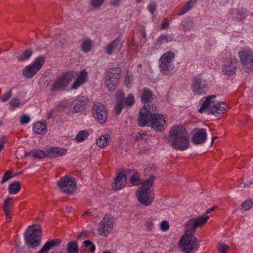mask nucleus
Listing matches in <instances>:
<instances>
[{"instance_id": "obj_25", "label": "nucleus", "mask_w": 253, "mask_h": 253, "mask_svg": "<svg viewBox=\"0 0 253 253\" xmlns=\"http://www.w3.org/2000/svg\"><path fill=\"white\" fill-rule=\"evenodd\" d=\"M60 243V241L58 239L52 240L46 242L43 247L37 253H47L48 251L54 246H56Z\"/></svg>"}, {"instance_id": "obj_17", "label": "nucleus", "mask_w": 253, "mask_h": 253, "mask_svg": "<svg viewBox=\"0 0 253 253\" xmlns=\"http://www.w3.org/2000/svg\"><path fill=\"white\" fill-rule=\"evenodd\" d=\"M58 185L60 189L66 193H71L76 188V183L74 178L65 176L58 182Z\"/></svg>"}, {"instance_id": "obj_48", "label": "nucleus", "mask_w": 253, "mask_h": 253, "mask_svg": "<svg viewBox=\"0 0 253 253\" xmlns=\"http://www.w3.org/2000/svg\"><path fill=\"white\" fill-rule=\"evenodd\" d=\"M11 92L9 91L5 93L4 94L2 95L0 99V100L3 102H5L7 101L11 96Z\"/></svg>"}, {"instance_id": "obj_38", "label": "nucleus", "mask_w": 253, "mask_h": 253, "mask_svg": "<svg viewBox=\"0 0 253 253\" xmlns=\"http://www.w3.org/2000/svg\"><path fill=\"white\" fill-rule=\"evenodd\" d=\"M67 250L69 253H78L79 249L77 244L75 242H70L67 245Z\"/></svg>"}, {"instance_id": "obj_13", "label": "nucleus", "mask_w": 253, "mask_h": 253, "mask_svg": "<svg viewBox=\"0 0 253 253\" xmlns=\"http://www.w3.org/2000/svg\"><path fill=\"white\" fill-rule=\"evenodd\" d=\"M92 116L100 124L105 123L108 120L107 108L101 103H95L92 108Z\"/></svg>"}, {"instance_id": "obj_52", "label": "nucleus", "mask_w": 253, "mask_h": 253, "mask_svg": "<svg viewBox=\"0 0 253 253\" xmlns=\"http://www.w3.org/2000/svg\"><path fill=\"white\" fill-rule=\"evenodd\" d=\"M156 9V4L154 3H150L148 7V9L149 10V11L151 13V14H153L154 12H155V10Z\"/></svg>"}, {"instance_id": "obj_11", "label": "nucleus", "mask_w": 253, "mask_h": 253, "mask_svg": "<svg viewBox=\"0 0 253 253\" xmlns=\"http://www.w3.org/2000/svg\"><path fill=\"white\" fill-rule=\"evenodd\" d=\"M44 63V58L39 57L35 59L30 65L26 66L23 70L22 74L26 79L32 78L42 68Z\"/></svg>"}, {"instance_id": "obj_8", "label": "nucleus", "mask_w": 253, "mask_h": 253, "mask_svg": "<svg viewBox=\"0 0 253 253\" xmlns=\"http://www.w3.org/2000/svg\"><path fill=\"white\" fill-rule=\"evenodd\" d=\"M24 238L27 247H37L40 243L41 231L34 226H30L25 232Z\"/></svg>"}, {"instance_id": "obj_19", "label": "nucleus", "mask_w": 253, "mask_h": 253, "mask_svg": "<svg viewBox=\"0 0 253 253\" xmlns=\"http://www.w3.org/2000/svg\"><path fill=\"white\" fill-rule=\"evenodd\" d=\"M126 180V176L125 172L119 173L114 180L112 185V188L116 190H120L125 187Z\"/></svg>"}, {"instance_id": "obj_24", "label": "nucleus", "mask_w": 253, "mask_h": 253, "mask_svg": "<svg viewBox=\"0 0 253 253\" xmlns=\"http://www.w3.org/2000/svg\"><path fill=\"white\" fill-rule=\"evenodd\" d=\"M121 42L119 39H117L107 46L106 51L108 54H111L118 52L121 48Z\"/></svg>"}, {"instance_id": "obj_45", "label": "nucleus", "mask_w": 253, "mask_h": 253, "mask_svg": "<svg viewBox=\"0 0 253 253\" xmlns=\"http://www.w3.org/2000/svg\"><path fill=\"white\" fill-rule=\"evenodd\" d=\"M20 123L22 125L28 124L30 121V117L27 115H23L20 117Z\"/></svg>"}, {"instance_id": "obj_12", "label": "nucleus", "mask_w": 253, "mask_h": 253, "mask_svg": "<svg viewBox=\"0 0 253 253\" xmlns=\"http://www.w3.org/2000/svg\"><path fill=\"white\" fill-rule=\"evenodd\" d=\"M116 105L115 107L114 110L115 113L117 114L121 112L125 105L130 107L134 104V96L132 94H129L125 100H124V93L122 91L118 92L116 94Z\"/></svg>"}, {"instance_id": "obj_40", "label": "nucleus", "mask_w": 253, "mask_h": 253, "mask_svg": "<svg viewBox=\"0 0 253 253\" xmlns=\"http://www.w3.org/2000/svg\"><path fill=\"white\" fill-rule=\"evenodd\" d=\"M125 84L126 87L130 88L132 86L133 78L131 74L127 72L125 75Z\"/></svg>"}, {"instance_id": "obj_39", "label": "nucleus", "mask_w": 253, "mask_h": 253, "mask_svg": "<svg viewBox=\"0 0 253 253\" xmlns=\"http://www.w3.org/2000/svg\"><path fill=\"white\" fill-rule=\"evenodd\" d=\"M172 40V38L171 36L168 35H162L158 38L157 42L159 44H164L171 41Z\"/></svg>"}, {"instance_id": "obj_37", "label": "nucleus", "mask_w": 253, "mask_h": 253, "mask_svg": "<svg viewBox=\"0 0 253 253\" xmlns=\"http://www.w3.org/2000/svg\"><path fill=\"white\" fill-rule=\"evenodd\" d=\"M32 54V51L30 50H27L23 52L17 58L19 61H24L29 59Z\"/></svg>"}, {"instance_id": "obj_56", "label": "nucleus", "mask_w": 253, "mask_h": 253, "mask_svg": "<svg viewBox=\"0 0 253 253\" xmlns=\"http://www.w3.org/2000/svg\"><path fill=\"white\" fill-rule=\"evenodd\" d=\"M93 212V210H88L87 211H86L83 214V216H85L86 215H90V214H92Z\"/></svg>"}, {"instance_id": "obj_49", "label": "nucleus", "mask_w": 253, "mask_h": 253, "mask_svg": "<svg viewBox=\"0 0 253 253\" xmlns=\"http://www.w3.org/2000/svg\"><path fill=\"white\" fill-rule=\"evenodd\" d=\"M10 104L11 106L17 107L19 106L20 101L18 98H13L11 100Z\"/></svg>"}, {"instance_id": "obj_9", "label": "nucleus", "mask_w": 253, "mask_h": 253, "mask_svg": "<svg viewBox=\"0 0 253 253\" xmlns=\"http://www.w3.org/2000/svg\"><path fill=\"white\" fill-rule=\"evenodd\" d=\"M121 69L118 67L110 69L106 73L105 84L109 90H114L117 86L120 77Z\"/></svg>"}, {"instance_id": "obj_31", "label": "nucleus", "mask_w": 253, "mask_h": 253, "mask_svg": "<svg viewBox=\"0 0 253 253\" xmlns=\"http://www.w3.org/2000/svg\"><path fill=\"white\" fill-rule=\"evenodd\" d=\"M197 0H190L182 8L179 15H182L193 8L196 3Z\"/></svg>"}, {"instance_id": "obj_53", "label": "nucleus", "mask_w": 253, "mask_h": 253, "mask_svg": "<svg viewBox=\"0 0 253 253\" xmlns=\"http://www.w3.org/2000/svg\"><path fill=\"white\" fill-rule=\"evenodd\" d=\"M169 25V22L167 19H164L161 25V29H165L168 28Z\"/></svg>"}, {"instance_id": "obj_36", "label": "nucleus", "mask_w": 253, "mask_h": 253, "mask_svg": "<svg viewBox=\"0 0 253 253\" xmlns=\"http://www.w3.org/2000/svg\"><path fill=\"white\" fill-rule=\"evenodd\" d=\"M139 174L135 171L133 172V174L130 178V182L132 185H138L140 184L142 185L143 183L140 182Z\"/></svg>"}, {"instance_id": "obj_20", "label": "nucleus", "mask_w": 253, "mask_h": 253, "mask_svg": "<svg viewBox=\"0 0 253 253\" xmlns=\"http://www.w3.org/2000/svg\"><path fill=\"white\" fill-rule=\"evenodd\" d=\"M47 157L49 158H56L65 155L67 153V150L63 148L50 147L47 150Z\"/></svg>"}, {"instance_id": "obj_33", "label": "nucleus", "mask_w": 253, "mask_h": 253, "mask_svg": "<svg viewBox=\"0 0 253 253\" xmlns=\"http://www.w3.org/2000/svg\"><path fill=\"white\" fill-rule=\"evenodd\" d=\"M88 136L89 133L87 130H81L77 134L76 140L78 142H82L86 140Z\"/></svg>"}, {"instance_id": "obj_3", "label": "nucleus", "mask_w": 253, "mask_h": 253, "mask_svg": "<svg viewBox=\"0 0 253 253\" xmlns=\"http://www.w3.org/2000/svg\"><path fill=\"white\" fill-rule=\"evenodd\" d=\"M168 141L170 146L174 149L184 151L189 146V136L185 129L181 125L173 126L170 130L168 136Z\"/></svg>"}, {"instance_id": "obj_5", "label": "nucleus", "mask_w": 253, "mask_h": 253, "mask_svg": "<svg viewBox=\"0 0 253 253\" xmlns=\"http://www.w3.org/2000/svg\"><path fill=\"white\" fill-rule=\"evenodd\" d=\"M215 95L208 96L199 109V112L202 113L207 109H210L212 114L215 116H219L226 112L227 105L224 102H215Z\"/></svg>"}, {"instance_id": "obj_30", "label": "nucleus", "mask_w": 253, "mask_h": 253, "mask_svg": "<svg viewBox=\"0 0 253 253\" xmlns=\"http://www.w3.org/2000/svg\"><path fill=\"white\" fill-rule=\"evenodd\" d=\"M27 154L31 155L35 158L42 159L47 157V151H44L41 150H34L29 152Z\"/></svg>"}, {"instance_id": "obj_58", "label": "nucleus", "mask_w": 253, "mask_h": 253, "mask_svg": "<svg viewBox=\"0 0 253 253\" xmlns=\"http://www.w3.org/2000/svg\"><path fill=\"white\" fill-rule=\"evenodd\" d=\"M186 22L183 23V27L185 30H187L188 28H187L185 26Z\"/></svg>"}, {"instance_id": "obj_7", "label": "nucleus", "mask_w": 253, "mask_h": 253, "mask_svg": "<svg viewBox=\"0 0 253 253\" xmlns=\"http://www.w3.org/2000/svg\"><path fill=\"white\" fill-rule=\"evenodd\" d=\"M88 99L83 96H78L72 102L71 104H63L64 110L68 115L80 113L86 108Z\"/></svg>"}, {"instance_id": "obj_26", "label": "nucleus", "mask_w": 253, "mask_h": 253, "mask_svg": "<svg viewBox=\"0 0 253 253\" xmlns=\"http://www.w3.org/2000/svg\"><path fill=\"white\" fill-rule=\"evenodd\" d=\"M95 250L94 245L89 240L84 241L81 247L82 253H93Z\"/></svg>"}, {"instance_id": "obj_46", "label": "nucleus", "mask_w": 253, "mask_h": 253, "mask_svg": "<svg viewBox=\"0 0 253 253\" xmlns=\"http://www.w3.org/2000/svg\"><path fill=\"white\" fill-rule=\"evenodd\" d=\"M246 15L244 11H239L236 12V19L239 21H242L245 19Z\"/></svg>"}, {"instance_id": "obj_2", "label": "nucleus", "mask_w": 253, "mask_h": 253, "mask_svg": "<svg viewBox=\"0 0 253 253\" xmlns=\"http://www.w3.org/2000/svg\"><path fill=\"white\" fill-rule=\"evenodd\" d=\"M75 76L76 78L74 81L71 88L76 89L82 84L87 82L88 73L85 69L82 70L79 72L71 71L62 75L55 81L52 86L53 90H60L65 88Z\"/></svg>"}, {"instance_id": "obj_10", "label": "nucleus", "mask_w": 253, "mask_h": 253, "mask_svg": "<svg viewBox=\"0 0 253 253\" xmlns=\"http://www.w3.org/2000/svg\"><path fill=\"white\" fill-rule=\"evenodd\" d=\"M209 217L206 214L193 218L187 221L185 226V234H193L197 227H202L207 222Z\"/></svg>"}, {"instance_id": "obj_59", "label": "nucleus", "mask_w": 253, "mask_h": 253, "mask_svg": "<svg viewBox=\"0 0 253 253\" xmlns=\"http://www.w3.org/2000/svg\"><path fill=\"white\" fill-rule=\"evenodd\" d=\"M102 253H111L109 251H105L103 252Z\"/></svg>"}, {"instance_id": "obj_54", "label": "nucleus", "mask_w": 253, "mask_h": 253, "mask_svg": "<svg viewBox=\"0 0 253 253\" xmlns=\"http://www.w3.org/2000/svg\"><path fill=\"white\" fill-rule=\"evenodd\" d=\"M121 0H111V4L115 6H118Z\"/></svg>"}, {"instance_id": "obj_35", "label": "nucleus", "mask_w": 253, "mask_h": 253, "mask_svg": "<svg viewBox=\"0 0 253 253\" xmlns=\"http://www.w3.org/2000/svg\"><path fill=\"white\" fill-rule=\"evenodd\" d=\"M13 202L11 199H6L4 201V210L7 217H10L8 212L12 208Z\"/></svg>"}, {"instance_id": "obj_22", "label": "nucleus", "mask_w": 253, "mask_h": 253, "mask_svg": "<svg viewBox=\"0 0 253 253\" xmlns=\"http://www.w3.org/2000/svg\"><path fill=\"white\" fill-rule=\"evenodd\" d=\"M33 130L36 134L44 135L47 132L46 125L43 122L38 121L33 124Z\"/></svg>"}, {"instance_id": "obj_29", "label": "nucleus", "mask_w": 253, "mask_h": 253, "mask_svg": "<svg viewBox=\"0 0 253 253\" xmlns=\"http://www.w3.org/2000/svg\"><path fill=\"white\" fill-rule=\"evenodd\" d=\"M159 68L160 72L162 74L165 75H169L171 74L172 71L174 70V66L160 63Z\"/></svg>"}, {"instance_id": "obj_32", "label": "nucleus", "mask_w": 253, "mask_h": 253, "mask_svg": "<svg viewBox=\"0 0 253 253\" xmlns=\"http://www.w3.org/2000/svg\"><path fill=\"white\" fill-rule=\"evenodd\" d=\"M152 94L150 90L146 88L144 89L141 97L142 101L145 103H148L152 98ZM146 104H147L145 105Z\"/></svg>"}, {"instance_id": "obj_41", "label": "nucleus", "mask_w": 253, "mask_h": 253, "mask_svg": "<svg viewBox=\"0 0 253 253\" xmlns=\"http://www.w3.org/2000/svg\"><path fill=\"white\" fill-rule=\"evenodd\" d=\"M253 206V200L249 199L245 201L241 206V210L246 211L249 210Z\"/></svg>"}, {"instance_id": "obj_16", "label": "nucleus", "mask_w": 253, "mask_h": 253, "mask_svg": "<svg viewBox=\"0 0 253 253\" xmlns=\"http://www.w3.org/2000/svg\"><path fill=\"white\" fill-rule=\"evenodd\" d=\"M240 59L245 68L251 70L253 68V52L248 48L239 52Z\"/></svg>"}, {"instance_id": "obj_47", "label": "nucleus", "mask_w": 253, "mask_h": 253, "mask_svg": "<svg viewBox=\"0 0 253 253\" xmlns=\"http://www.w3.org/2000/svg\"><path fill=\"white\" fill-rule=\"evenodd\" d=\"M229 247L225 244H221L219 247L220 253H228Z\"/></svg>"}, {"instance_id": "obj_1", "label": "nucleus", "mask_w": 253, "mask_h": 253, "mask_svg": "<svg viewBox=\"0 0 253 253\" xmlns=\"http://www.w3.org/2000/svg\"><path fill=\"white\" fill-rule=\"evenodd\" d=\"M149 104L144 105L140 111L138 124L140 126H148L157 131H162L167 127V117L153 112Z\"/></svg>"}, {"instance_id": "obj_42", "label": "nucleus", "mask_w": 253, "mask_h": 253, "mask_svg": "<svg viewBox=\"0 0 253 253\" xmlns=\"http://www.w3.org/2000/svg\"><path fill=\"white\" fill-rule=\"evenodd\" d=\"M104 0H90L91 6L95 9L100 7L103 4Z\"/></svg>"}, {"instance_id": "obj_6", "label": "nucleus", "mask_w": 253, "mask_h": 253, "mask_svg": "<svg viewBox=\"0 0 253 253\" xmlns=\"http://www.w3.org/2000/svg\"><path fill=\"white\" fill-rule=\"evenodd\" d=\"M179 245L181 249L186 253H194L199 247V241L192 234H184Z\"/></svg>"}, {"instance_id": "obj_4", "label": "nucleus", "mask_w": 253, "mask_h": 253, "mask_svg": "<svg viewBox=\"0 0 253 253\" xmlns=\"http://www.w3.org/2000/svg\"><path fill=\"white\" fill-rule=\"evenodd\" d=\"M154 176L150 178L142 183V185L136 191V196L138 200L142 204L148 206L151 204L154 199L153 191Z\"/></svg>"}, {"instance_id": "obj_57", "label": "nucleus", "mask_w": 253, "mask_h": 253, "mask_svg": "<svg viewBox=\"0 0 253 253\" xmlns=\"http://www.w3.org/2000/svg\"><path fill=\"white\" fill-rule=\"evenodd\" d=\"M217 139V137H216V136L213 137L212 139L211 144H213L214 143V140Z\"/></svg>"}, {"instance_id": "obj_34", "label": "nucleus", "mask_w": 253, "mask_h": 253, "mask_svg": "<svg viewBox=\"0 0 253 253\" xmlns=\"http://www.w3.org/2000/svg\"><path fill=\"white\" fill-rule=\"evenodd\" d=\"M20 189V183L18 181L14 182L9 185L8 187L9 192L11 194H17Z\"/></svg>"}, {"instance_id": "obj_27", "label": "nucleus", "mask_w": 253, "mask_h": 253, "mask_svg": "<svg viewBox=\"0 0 253 253\" xmlns=\"http://www.w3.org/2000/svg\"><path fill=\"white\" fill-rule=\"evenodd\" d=\"M93 47V42L89 38L84 39L81 43L82 50L85 52H88L92 49Z\"/></svg>"}, {"instance_id": "obj_14", "label": "nucleus", "mask_w": 253, "mask_h": 253, "mask_svg": "<svg viewBox=\"0 0 253 253\" xmlns=\"http://www.w3.org/2000/svg\"><path fill=\"white\" fill-rule=\"evenodd\" d=\"M114 225V218L111 215H106L99 223L98 232L99 235L107 236L112 230Z\"/></svg>"}, {"instance_id": "obj_44", "label": "nucleus", "mask_w": 253, "mask_h": 253, "mask_svg": "<svg viewBox=\"0 0 253 253\" xmlns=\"http://www.w3.org/2000/svg\"><path fill=\"white\" fill-rule=\"evenodd\" d=\"M146 134L145 132L141 131L139 132L136 136L135 140L137 141H142L145 139Z\"/></svg>"}, {"instance_id": "obj_50", "label": "nucleus", "mask_w": 253, "mask_h": 253, "mask_svg": "<svg viewBox=\"0 0 253 253\" xmlns=\"http://www.w3.org/2000/svg\"><path fill=\"white\" fill-rule=\"evenodd\" d=\"M12 177V176H11V172L9 171L6 172L2 178V183H4L5 182L8 180Z\"/></svg>"}, {"instance_id": "obj_55", "label": "nucleus", "mask_w": 253, "mask_h": 253, "mask_svg": "<svg viewBox=\"0 0 253 253\" xmlns=\"http://www.w3.org/2000/svg\"><path fill=\"white\" fill-rule=\"evenodd\" d=\"M216 208H217L216 206H214L212 208H209V209H207L206 211V214H207L210 213L211 212L213 211Z\"/></svg>"}, {"instance_id": "obj_28", "label": "nucleus", "mask_w": 253, "mask_h": 253, "mask_svg": "<svg viewBox=\"0 0 253 253\" xmlns=\"http://www.w3.org/2000/svg\"><path fill=\"white\" fill-rule=\"evenodd\" d=\"M110 139V134L107 133L100 136L96 140V144L97 146L103 148L107 145Z\"/></svg>"}, {"instance_id": "obj_18", "label": "nucleus", "mask_w": 253, "mask_h": 253, "mask_svg": "<svg viewBox=\"0 0 253 253\" xmlns=\"http://www.w3.org/2000/svg\"><path fill=\"white\" fill-rule=\"evenodd\" d=\"M207 85L202 84L200 78L195 77L194 78L192 85V89L195 94H202L207 90Z\"/></svg>"}, {"instance_id": "obj_43", "label": "nucleus", "mask_w": 253, "mask_h": 253, "mask_svg": "<svg viewBox=\"0 0 253 253\" xmlns=\"http://www.w3.org/2000/svg\"><path fill=\"white\" fill-rule=\"evenodd\" d=\"M169 227V223L167 221H163L160 223V229L163 231H167Z\"/></svg>"}, {"instance_id": "obj_21", "label": "nucleus", "mask_w": 253, "mask_h": 253, "mask_svg": "<svg viewBox=\"0 0 253 253\" xmlns=\"http://www.w3.org/2000/svg\"><path fill=\"white\" fill-rule=\"evenodd\" d=\"M207 139V133L204 129H199L193 135L192 140L193 143L197 144H202Z\"/></svg>"}, {"instance_id": "obj_23", "label": "nucleus", "mask_w": 253, "mask_h": 253, "mask_svg": "<svg viewBox=\"0 0 253 253\" xmlns=\"http://www.w3.org/2000/svg\"><path fill=\"white\" fill-rule=\"evenodd\" d=\"M175 58V54L172 51H168L161 56L159 63L173 65L172 61Z\"/></svg>"}, {"instance_id": "obj_51", "label": "nucleus", "mask_w": 253, "mask_h": 253, "mask_svg": "<svg viewBox=\"0 0 253 253\" xmlns=\"http://www.w3.org/2000/svg\"><path fill=\"white\" fill-rule=\"evenodd\" d=\"M153 220L152 219H148L145 222V226L149 229H151L154 227Z\"/></svg>"}, {"instance_id": "obj_15", "label": "nucleus", "mask_w": 253, "mask_h": 253, "mask_svg": "<svg viewBox=\"0 0 253 253\" xmlns=\"http://www.w3.org/2000/svg\"><path fill=\"white\" fill-rule=\"evenodd\" d=\"M238 60L231 58L224 61L221 67V74L226 77H230L236 74L238 66Z\"/></svg>"}]
</instances>
